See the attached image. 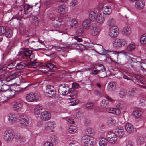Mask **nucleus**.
Wrapping results in <instances>:
<instances>
[{
	"label": "nucleus",
	"mask_w": 146,
	"mask_h": 146,
	"mask_svg": "<svg viewBox=\"0 0 146 146\" xmlns=\"http://www.w3.org/2000/svg\"><path fill=\"white\" fill-rule=\"evenodd\" d=\"M127 42L124 39L117 38L112 41V44L113 46L116 48H119L126 46Z\"/></svg>",
	"instance_id": "1"
},
{
	"label": "nucleus",
	"mask_w": 146,
	"mask_h": 146,
	"mask_svg": "<svg viewBox=\"0 0 146 146\" xmlns=\"http://www.w3.org/2000/svg\"><path fill=\"white\" fill-rule=\"evenodd\" d=\"M40 94L39 93H29L26 96V99L29 102H36L40 98Z\"/></svg>",
	"instance_id": "2"
},
{
	"label": "nucleus",
	"mask_w": 146,
	"mask_h": 146,
	"mask_svg": "<svg viewBox=\"0 0 146 146\" xmlns=\"http://www.w3.org/2000/svg\"><path fill=\"white\" fill-rule=\"evenodd\" d=\"M14 137V133L12 130H7L4 133V139L5 141H11Z\"/></svg>",
	"instance_id": "3"
},
{
	"label": "nucleus",
	"mask_w": 146,
	"mask_h": 146,
	"mask_svg": "<svg viewBox=\"0 0 146 146\" xmlns=\"http://www.w3.org/2000/svg\"><path fill=\"white\" fill-rule=\"evenodd\" d=\"M19 124L22 127H25L27 126L29 122L28 118L26 115H21L19 119Z\"/></svg>",
	"instance_id": "4"
},
{
	"label": "nucleus",
	"mask_w": 146,
	"mask_h": 146,
	"mask_svg": "<svg viewBox=\"0 0 146 146\" xmlns=\"http://www.w3.org/2000/svg\"><path fill=\"white\" fill-rule=\"evenodd\" d=\"M106 136L107 141L110 143H114L117 141V136L115 133L113 132H108Z\"/></svg>",
	"instance_id": "5"
},
{
	"label": "nucleus",
	"mask_w": 146,
	"mask_h": 146,
	"mask_svg": "<svg viewBox=\"0 0 146 146\" xmlns=\"http://www.w3.org/2000/svg\"><path fill=\"white\" fill-rule=\"evenodd\" d=\"M17 74V72L14 73L6 78H4L5 76V75L2 74L1 75L0 77V80L4 83H6V82H9L16 78Z\"/></svg>",
	"instance_id": "6"
},
{
	"label": "nucleus",
	"mask_w": 146,
	"mask_h": 146,
	"mask_svg": "<svg viewBox=\"0 0 146 146\" xmlns=\"http://www.w3.org/2000/svg\"><path fill=\"white\" fill-rule=\"evenodd\" d=\"M69 89L68 86L66 84H61L59 87L58 92L60 94L65 96L68 93Z\"/></svg>",
	"instance_id": "7"
},
{
	"label": "nucleus",
	"mask_w": 146,
	"mask_h": 146,
	"mask_svg": "<svg viewBox=\"0 0 146 146\" xmlns=\"http://www.w3.org/2000/svg\"><path fill=\"white\" fill-rule=\"evenodd\" d=\"M119 33L118 28L116 26L111 27L109 31V35L111 38H114L116 37Z\"/></svg>",
	"instance_id": "8"
},
{
	"label": "nucleus",
	"mask_w": 146,
	"mask_h": 146,
	"mask_svg": "<svg viewBox=\"0 0 146 146\" xmlns=\"http://www.w3.org/2000/svg\"><path fill=\"white\" fill-rule=\"evenodd\" d=\"M45 95L50 97L55 96L56 92L53 86H48L47 87L45 91Z\"/></svg>",
	"instance_id": "9"
},
{
	"label": "nucleus",
	"mask_w": 146,
	"mask_h": 146,
	"mask_svg": "<svg viewBox=\"0 0 146 146\" xmlns=\"http://www.w3.org/2000/svg\"><path fill=\"white\" fill-rule=\"evenodd\" d=\"M30 62L27 63V67L29 68H36L38 65V62L36 59L35 58V56L33 54L32 56L29 57Z\"/></svg>",
	"instance_id": "10"
},
{
	"label": "nucleus",
	"mask_w": 146,
	"mask_h": 146,
	"mask_svg": "<svg viewBox=\"0 0 146 146\" xmlns=\"http://www.w3.org/2000/svg\"><path fill=\"white\" fill-rule=\"evenodd\" d=\"M23 106V102L21 101H15L12 106V108L16 111H21Z\"/></svg>",
	"instance_id": "11"
},
{
	"label": "nucleus",
	"mask_w": 146,
	"mask_h": 146,
	"mask_svg": "<svg viewBox=\"0 0 146 146\" xmlns=\"http://www.w3.org/2000/svg\"><path fill=\"white\" fill-rule=\"evenodd\" d=\"M51 117V115L50 112L44 111L41 113L40 118L42 120L46 121L50 120Z\"/></svg>",
	"instance_id": "12"
},
{
	"label": "nucleus",
	"mask_w": 146,
	"mask_h": 146,
	"mask_svg": "<svg viewBox=\"0 0 146 146\" xmlns=\"http://www.w3.org/2000/svg\"><path fill=\"white\" fill-rule=\"evenodd\" d=\"M57 10L60 15H63L68 11V7L65 4L60 5L58 6Z\"/></svg>",
	"instance_id": "13"
},
{
	"label": "nucleus",
	"mask_w": 146,
	"mask_h": 146,
	"mask_svg": "<svg viewBox=\"0 0 146 146\" xmlns=\"http://www.w3.org/2000/svg\"><path fill=\"white\" fill-rule=\"evenodd\" d=\"M100 31V28L98 26L96 25L94 23L92 24V26L90 30V33L92 35L94 36L97 35L99 34Z\"/></svg>",
	"instance_id": "14"
},
{
	"label": "nucleus",
	"mask_w": 146,
	"mask_h": 146,
	"mask_svg": "<svg viewBox=\"0 0 146 146\" xmlns=\"http://www.w3.org/2000/svg\"><path fill=\"white\" fill-rule=\"evenodd\" d=\"M50 19L52 21V23L54 27H58L60 25V23L62 21L61 18L55 17L51 18Z\"/></svg>",
	"instance_id": "15"
},
{
	"label": "nucleus",
	"mask_w": 146,
	"mask_h": 146,
	"mask_svg": "<svg viewBox=\"0 0 146 146\" xmlns=\"http://www.w3.org/2000/svg\"><path fill=\"white\" fill-rule=\"evenodd\" d=\"M17 121L16 116L14 113H9L8 115V121L9 123L12 124L15 122Z\"/></svg>",
	"instance_id": "16"
},
{
	"label": "nucleus",
	"mask_w": 146,
	"mask_h": 146,
	"mask_svg": "<svg viewBox=\"0 0 146 146\" xmlns=\"http://www.w3.org/2000/svg\"><path fill=\"white\" fill-rule=\"evenodd\" d=\"M39 67L38 68L39 69H45L48 70H53L54 69L55 66L50 62L46 63V64L43 65H41L38 66Z\"/></svg>",
	"instance_id": "17"
},
{
	"label": "nucleus",
	"mask_w": 146,
	"mask_h": 146,
	"mask_svg": "<svg viewBox=\"0 0 146 146\" xmlns=\"http://www.w3.org/2000/svg\"><path fill=\"white\" fill-rule=\"evenodd\" d=\"M54 122L53 121H49L46 122L45 125V129L46 130H49L52 131L55 127Z\"/></svg>",
	"instance_id": "18"
},
{
	"label": "nucleus",
	"mask_w": 146,
	"mask_h": 146,
	"mask_svg": "<svg viewBox=\"0 0 146 146\" xmlns=\"http://www.w3.org/2000/svg\"><path fill=\"white\" fill-rule=\"evenodd\" d=\"M103 6L101 5L100 7V8H102V13L103 15H110L111 13L112 10L110 6H107L104 7H102Z\"/></svg>",
	"instance_id": "19"
},
{
	"label": "nucleus",
	"mask_w": 146,
	"mask_h": 146,
	"mask_svg": "<svg viewBox=\"0 0 146 146\" xmlns=\"http://www.w3.org/2000/svg\"><path fill=\"white\" fill-rule=\"evenodd\" d=\"M115 133L117 136L122 137L124 134L123 128L121 127L117 128L115 131Z\"/></svg>",
	"instance_id": "20"
},
{
	"label": "nucleus",
	"mask_w": 146,
	"mask_h": 146,
	"mask_svg": "<svg viewBox=\"0 0 146 146\" xmlns=\"http://www.w3.org/2000/svg\"><path fill=\"white\" fill-rule=\"evenodd\" d=\"M145 4V3L144 0H137L135 2V7L139 9H142L144 8Z\"/></svg>",
	"instance_id": "21"
},
{
	"label": "nucleus",
	"mask_w": 146,
	"mask_h": 146,
	"mask_svg": "<svg viewBox=\"0 0 146 146\" xmlns=\"http://www.w3.org/2000/svg\"><path fill=\"white\" fill-rule=\"evenodd\" d=\"M91 21L90 19H86L84 20L82 23V27L85 29H88L90 27Z\"/></svg>",
	"instance_id": "22"
},
{
	"label": "nucleus",
	"mask_w": 146,
	"mask_h": 146,
	"mask_svg": "<svg viewBox=\"0 0 146 146\" xmlns=\"http://www.w3.org/2000/svg\"><path fill=\"white\" fill-rule=\"evenodd\" d=\"M32 51L29 50L28 48H24L23 50L22 55L23 56L29 57L32 56Z\"/></svg>",
	"instance_id": "23"
},
{
	"label": "nucleus",
	"mask_w": 146,
	"mask_h": 146,
	"mask_svg": "<svg viewBox=\"0 0 146 146\" xmlns=\"http://www.w3.org/2000/svg\"><path fill=\"white\" fill-rule=\"evenodd\" d=\"M78 25L77 21L76 19H73L70 21V26L69 28L70 29H75L78 26Z\"/></svg>",
	"instance_id": "24"
},
{
	"label": "nucleus",
	"mask_w": 146,
	"mask_h": 146,
	"mask_svg": "<svg viewBox=\"0 0 146 146\" xmlns=\"http://www.w3.org/2000/svg\"><path fill=\"white\" fill-rule=\"evenodd\" d=\"M42 108L41 106L38 105L36 106L34 109V114L36 115H39L42 110Z\"/></svg>",
	"instance_id": "25"
},
{
	"label": "nucleus",
	"mask_w": 146,
	"mask_h": 146,
	"mask_svg": "<svg viewBox=\"0 0 146 146\" xmlns=\"http://www.w3.org/2000/svg\"><path fill=\"white\" fill-rule=\"evenodd\" d=\"M122 31L123 34L125 36L129 35L131 32V29L130 27L127 26L125 27Z\"/></svg>",
	"instance_id": "26"
},
{
	"label": "nucleus",
	"mask_w": 146,
	"mask_h": 146,
	"mask_svg": "<svg viewBox=\"0 0 146 146\" xmlns=\"http://www.w3.org/2000/svg\"><path fill=\"white\" fill-rule=\"evenodd\" d=\"M98 16V13L96 11H91L89 14L90 18L93 20H96Z\"/></svg>",
	"instance_id": "27"
},
{
	"label": "nucleus",
	"mask_w": 146,
	"mask_h": 146,
	"mask_svg": "<svg viewBox=\"0 0 146 146\" xmlns=\"http://www.w3.org/2000/svg\"><path fill=\"white\" fill-rule=\"evenodd\" d=\"M116 87V83L113 82L109 83L108 85L107 88L109 91H113Z\"/></svg>",
	"instance_id": "28"
},
{
	"label": "nucleus",
	"mask_w": 146,
	"mask_h": 146,
	"mask_svg": "<svg viewBox=\"0 0 146 146\" xmlns=\"http://www.w3.org/2000/svg\"><path fill=\"white\" fill-rule=\"evenodd\" d=\"M142 112L141 110L139 109H137L135 110L133 112V116L135 118H139L142 115Z\"/></svg>",
	"instance_id": "29"
},
{
	"label": "nucleus",
	"mask_w": 146,
	"mask_h": 146,
	"mask_svg": "<svg viewBox=\"0 0 146 146\" xmlns=\"http://www.w3.org/2000/svg\"><path fill=\"white\" fill-rule=\"evenodd\" d=\"M125 128L126 131L129 133L132 132L134 129L133 126L130 123L126 124Z\"/></svg>",
	"instance_id": "30"
},
{
	"label": "nucleus",
	"mask_w": 146,
	"mask_h": 146,
	"mask_svg": "<svg viewBox=\"0 0 146 146\" xmlns=\"http://www.w3.org/2000/svg\"><path fill=\"white\" fill-rule=\"evenodd\" d=\"M68 96L70 97V98L75 97L76 96L77 92L76 90L74 89H69L68 93Z\"/></svg>",
	"instance_id": "31"
},
{
	"label": "nucleus",
	"mask_w": 146,
	"mask_h": 146,
	"mask_svg": "<svg viewBox=\"0 0 146 146\" xmlns=\"http://www.w3.org/2000/svg\"><path fill=\"white\" fill-rule=\"evenodd\" d=\"M25 66H27V63H25L23 62L16 64V68L17 69H21L24 68Z\"/></svg>",
	"instance_id": "32"
},
{
	"label": "nucleus",
	"mask_w": 146,
	"mask_h": 146,
	"mask_svg": "<svg viewBox=\"0 0 146 146\" xmlns=\"http://www.w3.org/2000/svg\"><path fill=\"white\" fill-rule=\"evenodd\" d=\"M90 137L88 135L84 136L82 138L81 141L82 143L85 144H88V142L89 141Z\"/></svg>",
	"instance_id": "33"
},
{
	"label": "nucleus",
	"mask_w": 146,
	"mask_h": 146,
	"mask_svg": "<svg viewBox=\"0 0 146 146\" xmlns=\"http://www.w3.org/2000/svg\"><path fill=\"white\" fill-rule=\"evenodd\" d=\"M107 141L104 138L100 139L99 141V146H107Z\"/></svg>",
	"instance_id": "34"
},
{
	"label": "nucleus",
	"mask_w": 146,
	"mask_h": 146,
	"mask_svg": "<svg viewBox=\"0 0 146 146\" xmlns=\"http://www.w3.org/2000/svg\"><path fill=\"white\" fill-rule=\"evenodd\" d=\"M86 135L90 136H92L94 134V130L92 128H88L86 129Z\"/></svg>",
	"instance_id": "35"
},
{
	"label": "nucleus",
	"mask_w": 146,
	"mask_h": 146,
	"mask_svg": "<svg viewBox=\"0 0 146 146\" xmlns=\"http://www.w3.org/2000/svg\"><path fill=\"white\" fill-rule=\"evenodd\" d=\"M140 42L141 44L143 45L146 44V34L145 33L141 36L140 38Z\"/></svg>",
	"instance_id": "36"
},
{
	"label": "nucleus",
	"mask_w": 146,
	"mask_h": 146,
	"mask_svg": "<svg viewBox=\"0 0 146 146\" xmlns=\"http://www.w3.org/2000/svg\"><path fill=\"white\" fill-rule=\"evenodd\" d=\"M69 99L70 101V102L71 104H70L72 106L75 105L78 103L79 101L77 98L75 97L73 98H69Z\"/></svg>",
	"instance_id": "37"
},
{
	"label": "nucleus",
	"mask_w": 146,
	"mask_h": 146,
	"mask_svg": "<svg viewBox=\"0 0 146 146\" xmlns=\"http://www.w3.org/2000/svg\"><path fill=\"white\" fill-rule=\"evenodd\" d=\"M7 94L9 98H13L14 97L15 94V91L14 90H11V89L9 90L7 92Z\"/></svg>",
	"instance_id": "38"
},
{
	"label": "nucleus",
	"mask_w": 146,
	"mask_h": 146,
	"mask_svg": "<svg viewBox=\"0 0 146 146\" xmlns=\"http://www.w3.org/2000/svg\"><path fill=\"white\" fill-rule=\"evenodd\" d=\"M137 143L139 145H141L144 143L143 138L141 136L138 137L137 139Z\"/></svg>",
	"instance_id": "39"
},
{
	"label": "nucleus",
	"mask_w": 146,
	"mask_h": 146,
	"mask_svg": "<svg viewBox=\"0 0 146 146\" xmlns=\"http://www.w3.org/2000/svg\"><path fill=\"white\" fill-rule=\"evenodd\" d=\"M78 5V3L76 0H73L70 3V6L72 8L77 7Z\"/></svg>",
	"instance_id": "40"
},
{
	"label": "nucleus",
	"mask_w": 146,
	"mask_h": 146,
	"mask_svg": "<svg viewBox=\"0 0 146 146\" xmlns=\"http://www.w3.org/2000/svg\"><path fill=\"white\" fill-rule=\"evenodd\" d=\"M4 34H5V36L8 38L11 37L13 35L12 31L10 29L6 30Z\"/></svg>",
	"instance_id": "41"
},
{
	"label": "nucleus",
	"mask_w": 146,
	"mask_h": 146,
	"mask_svg": "<svg viewBox=\"0 0 146 146\" xmlns=\"http://www.w3.org/2000/svg\"><path fill=\"white\" fill-rule=\"evenodd\" d=\"M76 127L74 125L70 126L69 128L68 132L71 134L76 132Z\"/></svg>",
	"instance_id": "42"
},
{
	"label": "nucleus",
	"mask_w": 146,
	"mask_h": 146,
	"mask_svg": "<svg viewBox=\"0 0 146 146\" xmlns=\"http://www.w3.org/2000/svg\"><path fill=\"white\" fill-rule=\"evenodd\" d=\"M96 20L98 23L101 24L103 23L104 22L105 19L103 17L98 16Z\"/></svg>",
	"instance_id": "43"
},
{
	"label": "nucleus",
	"mask_w": 146,
	"mask_h": 146,
	"mask_svg": "<svg viewBox=\"0 0 146 146\" xmlns=\"http://www.w3.org/2000/svg\"><path fill=\"white\" fill-rule=\"evenodd\" d=\"M84 32L83 29L79 28L76 30V34L77 35L79 36H81L83 35Z\"/></svg>",
	"instance_id": "44"
},
{
	"label": "nucleus",
	"mask_w": 146,
	"mask_h": 146,
	"mask_svg": "<svg viewBox=\"0 0 146 146\" xmlns=\"http://www.w3.org/2000/svg\"><path fill=\"white\" fill-rule=\"evenodd\" d=\"M111 113L117 115H119L121 113V111L117 110L115 108H112Z\"/></svg>",
	"instance_id": "45"
},
{
	"label": "nucleus",
	"mask_w": 146,
	"mask_h": 146,
	"mask_svg": "<svg viewBox=\"0 0 146 146\" xmlns=\"http://www.w3.org/2000/svg\"><path fill=\"white\" fill-rule=\"evenodd\" d=\"M135 45L134 44H131L128 45L126 48V50L128 51L134 50L135 48Z\"/></svg>",
	"instance_id": "46"
},
{
	"label": "nucleus",
	"mask_w": 146,
	"mask_h": 146,
	"mask_svg": "<svg viewBox=\"0 0 146 146\" xmlns=\"http://www.w3.org/2000/svg\"><path fill=\"white\" fill-rule=\"evenodd\" d=\"M114 19L112 18H109L107 21V24L109 26H111L115 23Z\"/></svg>",
	"instance_id": "47"
},
{
	"label": "nucleus",
	"mask_w": 146,
	"mask_h": 146,
	"mask_svg": "<svg viewBox=\"0 0 146 146\" xmlns=\"http://www.w3.org/2000/svg\"><path fill=\"white\" fill-rule=\"evenodd\" d=\"M32 21L35 24H37L39 22V19L36 16H34L32 17Z\"/></svg>",
	"instance_id": "48"
},
{
	"label": "nucleus",
	"mask_w": 146,
	"mask_h": 146,
	"mask_svg": "<svg viewBox=\"0 0 146 146\" xmlns=\"http://www.w3.org/2000/svg\"><path fill=\"white\" fill-rule=\"evenodd\" d=\"M16 61L13 62L8 65L7 66V68L9 69H11L16 67Z\"/></svg>",
	"instance_id": "49"
},
{
	"label": "nucleus",
	"mask_w": 146,
	"mask_h": 146,
	"mask_svg": "<svg viewBox=\"0 0 146 146\" xmlns=\"http://www.w3.org/2000/svg\"><path fill=\"white\" fill-rule=\"evenodd\" d=\"M50 141L53 143L56 142L58 140L57 137L55 135H52L50 137Z\"/></svg>",
	"instance_id": "50"
},
{
	"label": "nucleus",
	"mask_w": 146,
	"mask_h": 146,
	"mask_svg": "<svg viewBox=\"0 0 146 146\" xmlns=\"http://www.w3.org/2000/svg\"><path fill=\"white\" fill-rule=\"evenodd\" d=\"M30 7V6L29 5L26 4L24 6L25 13L27 14L28 13V10Z\"/></svg>",
	"instance_id": "51"
},
{
	"label": "nucleus",
	"mask_w": 146,
	"mask_h": 146,
	"mask_svg": "<svg viewBox=\"0 0 146 146\" xmlns=\"http://www.w3.org/2000/svg\"><path fill=\"white\" fill-rule=\"evenodd\" d=\"M86 107L89 109H92L94 108V105L92 103L88 102L86 104Z\"/></svg>",
	"instance_id": "52"
},
{
	"label": "nucleus",
	"mask_w": 146,
	"mask_h": 146,
	"mask_svg": "<svg viewBox=\"0 0 146 146\" xmlns=\"http://www.w3.org/2000/svg\"><path fill=\"white\" fill-rule=\"evenodd\" d=\"M128 94L129 96L131 97L134 96L135 95V90H129L128 92Z\"/></svg>",
	"instance_id": "53"
},
{
	"label": "nucleus",
	"mask_w": 146,
	"mask_h": 146,
	"mask_svg": "<svg viewBox=\"0 0 146 146\" xmlns=\"http://www.w3.org/2000/svg\"><path fill=\"white\" fill-rule=\"evenodd\" d=\"M94 45L98 52H101L103 51L104 48L102 46L100 45H98L96 44H94Z\"/></svg>",
	"instance_id": "54"
},
{
	"label": "nucleus",
	"mask_w": 146,
	"mask_h": 146,
	"mask_svg": "<svg viewBox=\"0 0 146 146\" xmlns=\"http://www.w3.org/2000/svg\"><path fill=\"white\" fill-rule=\"evenodd\" d=\"M16 137L18 139L20 142H24V138L19 134L16 135Z\"/></svg>",
	"instance_id": "55"
},
{
	"label": "nucleus",
	"mask_w": 146,
	"mask_h": 146,
	"mask_svg": "<svg viewBox=\"0 0 146 146\" xmlns=\"http://www.w3.org/2000/svg\"><path fill=\"white\" fill-rule=\"evenodd\" d=\"M9 87L6 84L3 85L1 88V90L3 91H8L9 90Z\"/></svg>",
	"instance_id": "56"
},
{
	"label": "nucleus",
	"mask_w": 146,
	"mask_h": 146,
	"mask_svg": "<svg viewBox=\"0 0 146 146\" xmlns=\"http://www.w3.org/2000/svg\"><path fill=\"white\" fill-rule=\"evenodd\" d=\"M89 141L88 142V144L91 145H93L95 144V141L92 137L90 138Z\"/></svg>",
	"instance_id": "57"
},
{
	"label": "nucleus",
	"mask_w": 146,
	"mask_h": 146,
	"mask_svg": "<svg viewBox=\"0 0 146 146\" xmlns=\"http://www.w3.org/2000/svg\"><path fill=\"white\" fill-rule=\"evenodd\" d=\"M101 72L103 71L101 70H92L91 72V74H96Z\"/></svg>",
	"instance_id": "58"
},
{
	"label": "nucleus",
	"mask_w": 146,
	"mask_h": 146,
	"mask_svg": "<svg viewBox=\"0 0 146 146\" xmlns=\"http://www.w3.org/2000/svg\"><path fill=\"white\" fill-rule=\"evenodd\" d=\"M108 102L107 100H104L102 101L100 103V104L101 106L103 107H105L108 105Z\"/></svg>",
	"instance_id": "59"
},
{
	"label": "nucleus",
	"mask_w": 146,
	"mask_h": 146,
	"mask_svg": "<svg viewBox=\"0 0 146 146\" xmlns=\"http://www.w3.org/2000/svg\"><path fill=\"white\" fill-rule=\"evenodd\" d=\"M52 4L51 0H46L44 2V5L46 7H49Z\"/></svg>",
	"instance_id": "60"
},
{
	"label": "nucleus",
	"mask_w": 146,
	"mask_h": 146,
	"mask_svg": "<svg viewBox=\"0 0 146 146\" xmlns=\"http://www.w3.org/2000/svg\"><path fill=\"white\" fill-rule=\"evenodd\" d=\"M6 28L5 27H0V35H3L5 32Z\"/></svg>",
	"instance_id": "61"
},
{
	"label": "nucleus",
	"mask_w": 146,
	"mask_h": 146,
	"mask_svg": "<svg viewBox=\"0 0 146 146\" xmlns=\"http://www.w3.org/2000/svg\"><path fill=\"white\" fill-rule=\"evenodd\" d=\"M84 123L85 125H88L91 123V121L89 119H86L84 121Z\"/></svg>",
	"instance_id": "62"
},
{
	"label": "nucleus",
	"mask_w": 146,
	"mask_h": 146,
	"mask_svg": "<svg viewBox=\"0 0 146 146\" xmlns=\"http://www.w3.org/2000/svg\"><path fill=\"white\" fill-rule=\"evenodd\" d=\"M125 94L126 93L123 90H120L119 93V95L121 98H123Z\"/></svg>",
	"instance_id": "63"
},
{
	"label": "nucleus",
	"mask_w": 146,
	"mask_h": 146,
	"mask_svg": "<svg viewBox=\"0 0 146 146\" xmlns=\"http://www.w3.org/2000/svg\"><path fill=\"white\" fill-rule=\"evenodd\" d=\"M116 107L117 108L116 109L117 110H118L119 111H120V110H121L123 106L121 103H119L117 104Z\"/></svg>",
	"instance_id": "64"
}]
</instances>
